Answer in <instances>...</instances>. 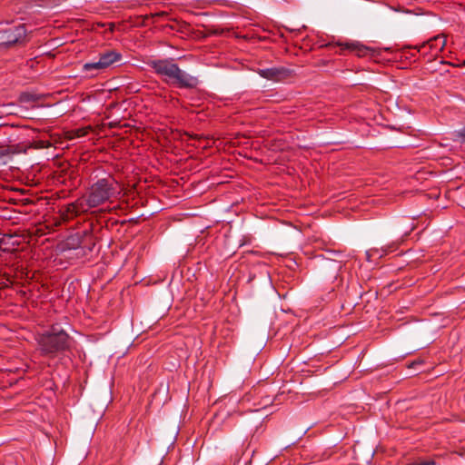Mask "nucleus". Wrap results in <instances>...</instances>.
Here are the masks:
<instances>
[{
    "label": "nucleus",
    "mask_w": 465,
    "mask_h": 465,
    "mask_svg": "<svg viewBox=\"0 0 465 465\" xmlns=\"http://www.w3.org/2000/svg\"><path fill=\"white\" fill-rule=\"evenodd\" d=\"M122 193L120 183L112 176L100 178L93 183L84 195V204L90 209L96 208L105 203H112Z\"/></svg>",
    "instance_id": "1"
},
{
    "label": "nucleus",
    "mask_w": 465,
    "mask_h": 465,
    "mask_svg": "<svg viewBox=\"0 0 465 465\" xmlns=\"http://www.w3.org/2000/svg\"><path fill=\"white\" fill-rule=\"evenodd\" d=\"M152 67L157 74L162 76L163 80L179 88H194L198 85V78L193 76L183 70L178 64L173 63L172 60H157L151 63Z\"/></svg>",
    "instance_id": "2"
},
{
    "label": "nucleus",
    "mask_w": 465,
    "mask_h": 465,
    "mask_svg": "<svg viewBox=\"0 0 465 465\" xmlns=\"http://www.w3.org/2000/svg\"><path fill=\"white\" fill-rule=\"evenodd\" d=\"M35 341L41 355L49 358H54L58 353L69 351L72 341L64 330H58L55 327L38 334Z\"/></svg>",
    "instance_id": "3"
},
{
    "label": "nucleus",
    "mask_w": 465,
    "mask_h": 465,
    "mask_svg": "<svg viewBox=\"0 0 465 465\" xmlns=\"http://www.w3.org/2000/svg\"><path fill=\"white\" fill-rule=\"evenodd\" d=\"M446 45V39L443 35H438L431 37L426 42L420 45H415L412 48L416 49L423 56L430 54L431 57H435L440 52H441Z\"/></svg>",
    "instance_id": "4"
},
{
    "label": "nucleus",
    "mask_w": 465,
    "mask_h": 465,
    "mask_svg": "<svg viewBox=\"0 0 465 465\" xmlns=\"http://www.w3.org/2000/svg\"><path fill=\"white\" fill-rule=\"evenodd\" d=\"M336 45L341 47L342 52L349 51L358 57H372L375 54V50L373 48L366 46L359 42H338Z\"/></svg>",
    "instance_id": "5"
},
{
    "label": "nucleus",
    "mask_w": 465,
    "mask_h": 465,
    "mask_svg": "<svg viewBox=\"0 0 465 465\" xmlns=\"http://www.w3.org/2000/svg\"><path fill=\"white\" fill-rule=\"evenodd\" d=\"M84 196L81 198H78L75 202L69 203L66 206V209L64 213H63V219L64 220H70L73 217H75L79 215L80 213H87L90 208L86 204H84Z\"/></svg>",
    "instance_id": "6"
},
{
    "label": "nucleus",
    "mask_w": 465,
    "mask_h": 465,
    "mask_svg": "<svg viewBox=\"0 0 465 465\" xmlns=\"http://www.w3.org/2000/svg\"><path fill=\"white\" fill-rule=\"evenodd\" d=\"M289 70L284 67L260 69L258 74L267 80L280 81L289 75Z\"/></svg>",
    "instance_id": "7"
},
{
    "label": "nucleus",
    "mask_w": 465,
    "mask_h": 465,
    "mask_svg": "<svg viewBox=\"0 0 465 465\" xmlns=\"http://www.w3.org/2000/svg\"><path fill=\"white\" fill-rule=\"evenodd\" d=\"M121 58H122V55L120 53L114 51V50H108L103 54H100L98 61L100 64H101L102 67L104 69H106L109 66H111L112 64H114V63L119 62L121 60Z\"/></svg>",
    "instance_id": "8"
},
{
    "label": "nucleus",
    "mask_w": 465,
    "mask_h": 465,
    "mask_svg": "<svg viewBox=\"0 0 465 465\" xmlns=\"http://www.w3.org/2000/svg\"><path fill=\"white\" fill-rule=\"evenodd\" d=\"M25 30L23 25L15 27L14 35L10 34L7 37L5 44L8 45H12L18 43L25 36Z\"/></svg>",
    "instance_id": "9"
},
{
    "label": "nucleus",
    "mask_w": 465,
    "mask_h": 465,
    "mask_svg": "<svg viewBox=\"0 0 465 465\" xmlns=\"http://www.w3.org/2000/svg\"><path fill=\"white\" fill-rule=\"evenodd\" d=\"M102 64L99 63V61L97 62H92V63H85L84 65H83V72L86 74L87 76L89 77H93L95 75V74H92L91 72L92 71H100V70H104V68L102 67L101 65Z\"/></svg>",
    "instance_id": "10"
},
{
    "label": "nucleus",
    "mask_w": 465,
    "mask_h": 465,
    "mask_svg": "<svg viewBox=\"0 0 465 465\" xmlns=\"http://www.w3.org/2000/svg\"><path fill=\"white\" fill-rule=\"evenodd\" d=\"M36 100H37L36 95L30 94V93H22L19 96V101L21 103H30V102H35Z\"/></svg>",
    "instance_id": "11"
},
{
    "label": "nucleus",
    "mask_w": 465,
    "mask_h": 465,
    "mask_svg": "<svg viewBox=\"0 0 465 465\" xmlns=\"http://www.w3.org/2000/svg\"><path fill=\"white\" fill-rule=\"evenodd\" d=\"M91 130H92L91 126L82 127V128L75 129L74 131V134L75 137H84V136L87 135Z\"/></svg>",
    "instance_id": "12"
},
{
    "label": "nucleus",
    "mask_w": 465,
    "mask_h": 465,
    "mask_svg": "<svg viewBox=\"0 0 465 465\" xmlns=\"http://www.w3.org/2000/svg\"><path fill=\"white\" fill-rule=\"evenodd\" d=\"M386 253H387L386 250H382L381 253H380V252L377 248H372L367 252V255L369 256V258L376 256V255H379L380 257H381L383 254H386Z\"/></svg>",
    "instance_id": "13"
},
{
    "label": "nucleus",
    "mask_w": 465,
    "mask_h": 465,
    "mask_svg": "<svg viewBox=\"0 0 465 465\" xmlns=\"http://www.w3.org/2000/svg\"><path fill=\"white\" fill-rule=\"evenodd\" d=\"M408 465H436V462L432 460H420L413 463H410Z\"/></svg>",
    "instance_id": "14"
},
{
    "label": "nucleus",
    "mask_w": 465,
    "mask_h": 465,
    "mask_svg": "<svg viewBox=\"0 0 465 465\" xmlns=\"http://www.w3.org/2000/svg\"><path fill=\"white\" fill-rule=\"evenodd\" d=\"M458 136L465 140V129L458 133Z\"/></svg>",
    "instance_id": "15"
},
{
    "label": "nucleus",
    "mask_w": 465,
    "mask_h": 465,
    "mask_svg": "<svg viewBox=\"0 0 465 465\" xmlns=\"http://www.w3.org/2000/svg\"><path fill=\"white\" fill-rule=\"evenodd\" d=\"M166 15H167V13H165V12H159V13H156V14L152 15L153 16H164Z\"/></svg>",
    "instance_id": "16"
},
{
    "label": "nucleus",
    "mask_w": 465,
    "mask_h": 465,
    "mask_svg": "<svg viewBox=\"0 0 465 465\" xmlns=\"http://www.w3.org/2000/svg\"><path fill=\"white\" fill-rule=\"evenodd\" d=\"M441 64H450V63L445 62V61H441Z\"/></svg>",
    "instance_id": "17"
}]
</instances>
